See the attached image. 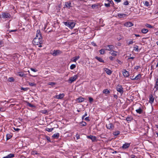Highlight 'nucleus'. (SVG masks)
<instances>
[{
	"instance_id": "nucleus-1",
	"label": "nucleus",
	"mask_w": 158,
	"mask_h": 158,
	"mask_svg": "<svg viewBox=\"0 0 158 158\" xmlns=\"http://www.w3.org/2000/svg\"><path fill=\"white\" fill-rule=\"evenodd\" d=\"M42 38L40 31L37 30L36 36L33 41V44L34 45H38L39 47H42L41 44L42 43Z\"/></svg>"
},
{
	"instance_id": "nucleus-2",
	"label": "nucleus",
	"mask_w": 158,
	"mask_h": 158,
	"mask_svg": "<svg viewBox=\"0 0 158 158\" xmlns=\"http://www.w3.org/2000/svg\"><path fill=\"white\" fill-rule=\"evenodd\" d=\"M64 24L71 29H72L75 26V23L73 22H64Z\"/></svg>"
},
{
	"instance_id": "nucleus-3",
	"label": "nucleus",
	"mask_w": 158,
	"mask_h": 158,
	"mask_svg": "<svg viewBox=\"0 0 158 158\" xmlns=\"http://www.w3.org/2000/svg\"><path fill=\"white\" fill-rule=\"evenodd\" d=\"M78 76L77 75H75L73 76L70 77L68 80V81L69 83H72L75 81L78 78Z\"/></svg>"
},
{
	"instance_id": "nucleus-4",
	"label": "nucleus",
	"mask_w": 158,
	"mask_h": 158,
	"mask_svg": "<svg viewBox=\"0 0 158 158\" xmlns=\"http://www.w3.org/2000/svg\"><path fill=\"white\" fill-rule=\"evenodd\" d=\"M61 52L59 50H54L51 52V54L53 56H56L61 53Z\"/></svg>"
},
{
	"instance_id": "nucleus-5",
	"label": "nucleus",
	"mask_w": 158,
	"mask_h": 158,
	"mask_svg": "<svg viewBox=\"0 0 158 158\" xmlns=\"http://www.w3.org/2000/svg\"><path fill=\"white\" fill-rule=\"evenodd\" d=\"M116 90L119 93L121 94L123 93V88L122 86L119 85H118L116 86Z\"/></svg>"
},
{
	"instance_id": "nucleus-6",
	"label": "nucleus",
	"mask_w": 158,
	"mask_h": 158,
	"mask_svg": "<svg viewBox=\"0 0 158 158\" xmlns=\"http://www.w3.org/2000/svg\"><path fill=\"white\" fill-rule=\"evenodd\" d=\"M106 126L107 129L110 130H113L114 127L113 124L110 123H109L108 124H106Z\"/></svg>"
},
{
	"instance_id": "nucleus-7",
	"label": "nucleus",
	"mask_w": 158,
	"mask_h": 158,
	"mask_svg": "<svg viewBox=\"0 0 158 158\" xmlns=\"http://www.w3.org/2000/svg\"><path fill=\"white\" fill-rule=\"evenodd\" d=\"M2 17L3 18H10V14L8 13H3L2 15Z\"/></svg>"
},
{
	"instance_id": "nucleus-8",
	"label": "nucleus",
	"mask_w": 158,
	"mask_h": 158,
	"mask_svg": "<svg viewBox=\"0 0 158 158\" xmlns=\"http://www.w3.org/2000/svg\"><path fill=\"white\" fill-rule=\"evenodd\" d=\"M124 25L126 27H130L133 25V24L131 22H128L124 23Z\"/></svg>"
},
{
	"instance_id": "nucleus-9",
	"label": "nucleus",
	"mask_w": 158,
	"mask_h": 158,
	"mask_svg": "<svg viewBox=\"0 0 158 158\" xmlns=\"http://www.w3.org/2000/svg\"><path fill=\"white\" fill-rule=\"evenodd\" d=\"M105 50L110 51V52L113 50L114 46L112 45H108L105 47Z\"/></svg>"
},
{
	"instance_id": "nucleus-10",
	"label": "nucleus",
	"mask_w": 158,
	"mask_h": 158,
	"mask_svg": "<svg viewBox=\"0 0 158 158\" xmlns=\"http://www.w3.org/2000/svg\"><path fill=\"white\" fill-rule=\"evenodd\" d=\"M123 73L124 77H128L130 75L129 72L127 71L126 69L123 70Z\"/></svg>"
},
{
	"instance_id": "nucleus-11",
	"label": "nucleus",
	"mask_w": 158,
	"mask_h": 158,
	"mask_svg": "<svg viewBox=\"0 0 158 158\" xmlns=\"http://www.w3.org/2000/svg\"><path fill=\"white\" fill-rule=\"evenodd\" d=\"M64 94H61L55 96L54 98L58 99H61L64 97Z\"/></svg>"
},
{
	"instance_id": "nucleus-12",
	"label": "nucleus",
	"mask_w": 158,
	"mask_h": 158,
	"mask_svg": "<svg viewBox=\"0 0 158 158\" xmlns=\"http://www.w3.org/2000/svg\"><path fill=\"white\" fill-rule=\"evenodd\" d=\"M104 70L108 75H110L112 73V71L107 68H104Z\"/></svg>"
},
{
	"instance_id": "nucleus-13",
	"label": "nucleus",
	"mask_w": 158,
	"mask_h": 158,
	"mask_svg": "<svg viewBox=\"0 0 158 158\" xmlns=\"http://www.w3.org/2000/svg\"><path fill=\"white\" fill-rule=\"evenodd\" d=\"M130 145V144L129 143H125L123 145L122 148L123 149H126L128 148Z\"/></svg>"
},
{
	"instance_id": "nucleus-14",
	"label": "nucleus",
	"mask_w": 158,
	"mask_h": 158,
	"mask_svg": "<svg viewBox=\"0 0 158 158\" xmlns=\"http://www.w3.org/2000/svg\"><path fill=\"white\" fill-rule=\"evenodd\" d=\"M85 99L84 98L81 97H80L76 99V101L78 102H81L84 101Z\"/></svg>"
},
{
	"instance_id": "nucleus-15",
	"label": "nucleus",
	"mask_w": 158,
	"mask_h": 158,
	"mask_svg": "<svg viewBox=\"0 0 158 158\" xmlns=\"http://www.w3.org/2000/svg\"><path fill=\"white\" fill-rule=\"evenodd\" d=\"M88 138L90 139L93 141H94L96 140V137L94 136L90 135L87 137Z\"/></svg>"
},
{
	"instance_id": "nucleus-16",
	"label": "nucleus",
	"mask_w": 158,
	"mask_h": 158,
	"mask_svg": "<svg viewBox=\"0 0 158 158\" xmlns=\"http://www.w3.org/2000/svg\"><path fill=\"white\" fill-rule=\"evenodd\" d=\"M79 58L80 56H76L72 58L71 59V60L73 62H76V61Z\"/></svg>"
},
{
	"instance_id": "nucleus-17",
	"label": "nucleus",
	"mask_w": 158,
	"mask_h": 158,
	"mask_svg": "<svg viewBox=\"0 0 158 158\" xmlns=\"http://www.w3.org/2000/svg\"><path fill=\"white\" fill-rule=\"evenodd\" d=\"M141 78V75L140 74H138L134 78H131V80H139Z\"/></svg>"
},
{
	"instance_id": "nucleus-18",
	"label": "nucleus",
	"mask_w": 158,
	"mask_h": 158,
	"mask_svg": "<svg viewBox=\"0 0 158 158\" xmlns=\"http://www.w3.org/2000/svg\"><path fill=\"white\" fill-rule=\"evenodd\" d=\"M117 52L114 51L113 50H111L110 52L109 53L110 54L113 56H116L117 55Z\"/></svg>"
},
{
	"instance_id": "nucleus-19",
	"label": "nucleus",
	"mask_w": 158,
	"mask_h": 158,
	"mask_svg": "<svg viewBox=\"0 0 158 158\" xmlns=\"http://www.w3.org/2000/svg\"><path fill=\"white\" fill-rule=\"evenodd\" d=\"M149 102L152 103L154 102V98H153V96L152 95H150L149 96Z\"/></svg>"
},
{
	"instance_id": "nucleus-20",
	"label": "nucleus",
	"mask_w": 158,
	"mask_h": 158,
	"mask_svg": "<svg viewBox=\"0 0 158 158\" xmlns=\"http://www.w3.org/2000/svg\"><path fill=\"white\" fill-rule=\"evenodd\" d=\"M14 154L12 153H10L6 156L3 157V158H11L13 157L14 156Z\"/></svg>"
},
{
	"instance_id": "nucleus-21",
	"label": "nucleus",
	"mask_w": 158,
	"mask_h": 158,
	"mask_svg": "<svg viewBox=\"0 0 158 158\" xmlns=\"http://www.w3.org/2000/svg\"><path fill=\"white\" fill-rule=\"evenodd\" d=\"M59 137V134L58 133H56L52 136V137L54 139L58 138Z\"/></svg>"
},
{
	"instance_id": "nucleus-22",
	"label": "nucleus",
	"mask_w": 158,
	"mask_h": 158,
	"mask_svg": "<svg viewBox=\"0 0 158 158\" xmlns=\"http://www.w3.org/2000/svg\"><path fill=\"white\" fill-rule=\"evenodd\" d=\"M71 3L70 2H65V6L66 7L69 8L71 7Z\"/></svg>"
},
{
	"instance_id": "nucleus-23",
	"label": "nucleus",
	"mask_w": 158,
	"mask_h": 158,
	"mask_svg": "<svg viewBox=\"0 0 158 158\" xmlns=\"http://www.w3.org/2000/svg\"><path fill=\"white\" fill-rule=\"evenodd\" d=\"M95 58L100 62H102V63L104 62V60H102V59L100 57H98V56H96L95 57Z\"/></svg>"
},
{
	"instance_id": "nucleus-24",
	"label": "nucleus",
	"mask_w": 158,
	"mask_h": 158,
	"mask_svg": "<svg viewBox=\"0 0 158 158\" xmlns=\"http://www.w3.org/2000/svg\"><path fill=\"white\" fill-rule=\"evenodd\" d=\"M135 111L137 113L139 114H141L143 111L142 109L140 107H139L138 109H137Z\"/></svg>"
},
{
	"instance_id": "nucleus-25",
	"label": "nucleus",
	"mask_w": 158,
	"mask_h": 158,
	"mask_svg": "<svg viewBox=\"0 0 158 158\" xmlns=\"http://www.w3.org/2000/svg\"><path fill=\"white\" fill-rule=\"evenodd\" d=\"M141 31L143 34H146L148 32V30L147 29L143 28L141 30Z\"/></svg>"
},
{
	"instance_id": "nucleus-26",
	"label": "nucleus",
	"mask_w": 158,
	"mask_h": 158,
	"mask_svg": "<svg viewBox=\"0 0 158 158\" xmlns=\"http://www.w3.org/2000/svg\"><path fill=\"white\" fill-rule=\"evenodd\" d=\"M110 93V91L107 89H105L103 91V93L105 94H109Z\"/></svg>"
},
{
	"instance_id": "nucleus-27",
	"label": "nucleus",
	"mask_w": 158,
	"mask_h": 158,
	"mask_svg": "<svg viewBox=\"0 0 158 158\" xmlns=\"http://www.w3.org/2000/svg\"><path fill=\"white\" fill-rule=\"evenodd\" d=\"M127 15L124 14H119L118 15V16L120 18L124 17L126 16Z\"/></svg>"
},
{
	"instance_id": "nucleus-28",
	"label": "nucleus",
	"mask_w": 158,
	"mask_h": 158,
	"mask_svg": "<svg viewBox=\"0 0 158 158\" xmlns=\"http://www.w3.org/2000/svg\"><path fill=\"white\" fill-rule=\"evenodd\" d=\"M120 134V131H117L113 132V134L115 135L116 136Z\"/></svg>"
},
{
	"instance_id": "nucleus-29",
	"label": "nucleus",
	"mask_w": 158,
	"mask_h": 158,
	"mask_svg": "<svg viewBox=\"0 0 158 158\" xmlns=\"http://www.w3.org/2000/svg\"><path fill=\"white\" fill-rule=\"evenodd\" d=\"M134 50L136 52H138L139 51V47L137 45H135L134 47Z\"/></svg>"
},
{
	"instance_id": "nucleus-30",
	"label": "nucleus",
	"mask_w": 158,
	"mask_h": 158,
	"mask_svg": "<svg viewBox=\"0 0 158 158\" xmlns=\"http://www.w3.org/2000/svg\"><path fill=\"white\" fill-rule=\"evenodd\" d=\"M29 85L31 86H36V84L33 83L28 82Z\"/></svg>"
},
{
	"instance_id": "nucleus-31",
	"label": "nucleus",
	"mask_w": 158,
	"mask_h": 158,
	"mask_svg": "<svg viewBox=\"0 0 158 158\" xmlns=\"http://www.w3.org/2000/svg\"><path fill=\"white\" fill-rule=\"evenodd\" d=\"M80 125L81 126H84L86 125V123L85 122H82L80 123Z\"/></svg>"
},
{
	"instance_id": "nucleus-32",
	"label": "nucleus",
	"mask_w": 158,
	"mask_h": 158,
	"mask_svg": "<svg viewBox=\"0 0 158 158\" xmlns=\"http://www.w3.org/2000/svg\"><path fill=\"white\" fill-rule=\"evenodd\" d=\"M105 50H106L105 49H101L99 51L100 53L101 54H104L105 53Z\"/></svg>"
},
{
	"instance_id": "nucleus-33",
	"label": "nucleus",
	"mask_w": 158,
	"mask_h": 158,
	"mask_svg": "<svg viewBox=\"0 0 158 158\" xmlns=\"http://www.w3.org/2000/svg\"><path fill=\"white\" fill-rule=\"evenodd\" d=\"M31 153L32 155H38L39 154V153L37 152L35 150L32 151L31 152Z\"/></svg>"
},
{
	"instance_id": "nucleus-34",
	"label": "nucleus",
	"mask_w": 158,
	"mask_h": 158,
	"mask_svg": "<svg viewBox=\"0 0 158 158\" xmlns=\"http://www.w3.org/2000/svg\"><path fill=\"white\" fill-rule=\"evenodd\" d=\"M18 75L22 77L24 75V73L22 72H19L18 73Z\"/></svg>"
},
{
	"instance_id": "nucleus-35",
	"label": "nucleus",
	"mask_w": 158,
	"mask_h": 158,
	"mask_svg": "<svg viewBox=\"0 0 158 158\" xmlns=\"http://www.w3.org/2000/svg\"><path fill=\"white\" fill-rule=\"evenodd\" d=\"M53 128H46V131H48V132H51L53 130Z\"/></svg>"
},
{
	"instance_id": "nucleus-36",
	"label": "nucleus",
	"mask_w": 158,
	"mask_h": 158,
	"mask_svg": "<svg viewBox=\"0 0 158 158\" xmlns=\"http://www.w3.org/2000/svg\"><path fill=\"white\" fill-rule=\"evenodd\" d=\"M56 84V83L53 82H50L48 83V85L52 86H53Z\"/></svg>"
},
{
	"instance_id": "nucleus-37",
	"label": "nucleus",
	"mask_w": 158,
	"mask_h": 158,
	"mask_svg": "<svg viewBox=\"0 0 158 158\" xmlns=\"http://www.w3.org/2000/svg\"><path fill=\"white\" fill-rule=\"evenodd\" d=\"M76 67V66L74 64H72L70 66V69H74Z\"/></svg>"
},
{
	"instance_id": "nucleus-38",
	"label": "nucleus",
	"mask_w": 158,
	"mask_h": 158,
	"mask_svg": "<svg viewBox=\"0 0 158 158\" xmlns=\"http://www.w3.org/2000/svg\"><path fill=\"white\" fill-rule=\"evenodd\" d=\"M12 137V136L11 135H10L9 134H7L6 135V138H7V140H8L9 139H10Z\"/></svg>"
},
{
	"instance_id": "nucleus-39",
	"label": "nucleus",
	"mask_w": 158,
	"mask_h": 158,
	"mask_svg": "<svg viewBox=\"0 0 158 158\" xmlns=\"http://www.w3.org/2000/svg\"><path fill=\"white\" fill-rule=\"evenodd\" d=\"M145 26H146V27L149 28H153V27L152 26H151V25L148 24H146L145 25Z\"/></svg>"
},
{
	"instance_id": "nucleus-40",
	"label": "nucleus",
	"mask_w": 158,
	"mask_h": 158,
	"mask_svg": "<svg viewBox=\"0 0 158 158\" xmlns=\"http://www.w3.org/2000/svg\"><path fill=\"white\" fill-rule=\"evenodd\" d=\"M134 42L132 40L130 41H127V44L128 45H129L130 44H133L134 43Z\"/></svg>"
},
{
	"instance_id": "nucleus-41",
	"label": "nucleus",
	"mask_w": 158,
	"mask_h": 158,
	"mask_svg": "<svg viewBox=\"0 0 158 158\" xmlns=\"http://www.w3.org/2000/svg\"><path fill=\"white\" fill-rule=\"evenodd\" d=\"M27 105L28 106H30V107H35V106L31 104L30 103H28L27 104Z\"/></svg>"
},
{
	"instance_id": "nucleus-42",
	"label": "nucleus",
	"mask_w": 158,
	"mask_h": 158,
	"mask_svg": "<svg viewBox=\"0 0 158 158\" xmlns=\"http://www.w3.org/2000/svg\"><path fill=\"white\" fill-rule=\"evenodd\" d=\"M8 80L10 82L13 81H14V79L13 77H10L9 78Z\"/></svg>"
},
{
	"instance_id": "nucleus-43",
	"label": "nucleus",
	"mask_w": 158,
	"mask_h": 158,
	"mask_svg": "<svg viewBox=\"0 0 158 158\" xmlns=\"http://www.w3.org/2000/svg\"><path fill=\"white\" fill-rule=\"evenodd\" d=\"M4 43L2 41H0V47L4 46Z\"/></svg>"
},
{
	"instance_id": "nucleus-44",
	"label": "nucleus",
	"mask_w": 158,
	"mask_h": 158,
	"mask_svg": "<svg viewBox=\"0 0 158 158\" xmlns=\"http://www.w3.org/2000/svg\"><path fill=\"white\" fill-rule=\"evenodd\" d=\"M144 5L147 6H148L149 5V3L148 1H146L145 2Z\"/></svg>"
},
{
	"instance_id": "nucleus-45",
	"label": "nucleus",
	"mask_w": 158,
	"mask_h": 158,
	"mask_svg": "<svg viewBox=\"0 0 158 158\" xmlns=\"http://www.w3.org/2000/svg\"><path fill=\"white\" fill-rule=\"evenodd\" d=\"M41 112L43 114H46L47 112V111L46 110H42L41 111Z\"/></svg>"
},
{
	"instance_id": "nucleus-46",
	"label": "nucleus",
	"mask_w": 158,
	"mask_h": 158,
	"mask_svg": "<svg viewBox=\"0 0 158 158\" xmlns=\"http://www.w3.org/2000/svg\"><path fill=\"white\" fill-rule=\"evenodd\" d=\"M128 4H129V2L127 1H125V2H124V4L125 5H128Z\"/></svg>"
},
{
	"instance_id": "nucleus-47",
	"label": "nucleus",
	"mask_w": 158,
	"mask_h": 158,
	"mask_svg": "<svg viewBox=\"0 0 158 158\" xmlns=\"http://www.w3.org/2000/svg\"><path fill=\"white\" fill-rule=\"evenodd\" d=\"M89 100L90 102H93V99L91 97H89Z\"/></svg>"
},
{
	"instance_id": "nucleus-48",
	"label": "nucleus",
	"mask_w": 158,
	"mask_h": 158,
	"mask_svg": "<svg viewBox=\"0 0 158 158\" xmlns=\"http://www.w3.org/2000/svg\"><path fill=\"white\" fill-rule=\"evenodd\" d=\"M21 89L24 90V91H27L28 90V89L27 88H24L23 87H22L21 88Z\"/></svg>"
},
{
	"instance_id": "nucleus-49",
	"label": "nucleus",
	"mask_w": 158,
	"mask_h": 158,
	"mask_svg": "<svg viewBox=\"0 0 158 158\" xmlns=\"http://www.w3.org/2000/svg\"><path fill=\"white\" fill-rule=\"evenodd\" d=\"M105 6L106 7H109L110 6V4L109 3H105Z\"/></svg>"
},
{
	"instance_id": "nucleus-50",
	"label": "nucleus",
	"mask_w": 158,
	"mask_h": 158,
	"mask_svg": "<svg viewBox=\"0 0 158 158\" xmlns=\"http://www.w3.org/2000/svg\"><path fill=\"white\" fill-rule=\"evenodd\" d=\"M13 129L16 131H18L20 130V129L18 128H15V127H13Z\"/></svg>"
},
{
	"instance_id": "nucleus-51",
	"label": "nucleus",
	"mask_w": 158,
	"mask_h": 158,
	"mask_svg": "<svg viewBox=\"0 0 158 158\" xmlns=\"http://www.w3.org/2000/svg\"><path fill=\"white\" fill-rule=\"evenodd\" d=\"M46 139L48 140V141L50 142H51V140H50V137H48V136H46Z\"/></svg>"
},
{
	"instance_id": "nucleus-52",
	"label": "nucleus",
	"mask_w": 158,
	"mask_h": 158,
	"mask_svg": "<svg viewBox=\"0 0 158 158\" xmlns=\"http://www.w3.org/2000/svg\"><path fill=\"white\" fill-rule=\"evenodd\" d=\"M31 69V70L32 71H33L34 72H37V70H35V69H33L32 68Z\"/></svg>"
},
{
	"instance_id": "nucleus-53",
	"label": "nucleus",
	"mask_w": 158,
	"mask_h": 158,
	"mask_svg": "<svg viewBox=\"0 0 158 158\" xmlns=\"http://www.w3.org/2000/svg\"><path fill=\"white\" fill-rule=\"evenodd\" d=\"M76 137L77 139H78L80 138V136L78 134H76Z\"/></svg>"
},
{
	"instance_id": "nucleus-54",
	"label": "nucleus",
	"mask_w": 158,
	"mask_h": 158,
	"mask_svg": "<svg viewBox=\"0 0 158 158\" xmlns=\"http://www.w3.org/2000/svg\"><path fill=\"white\" fill-rule=\"evenodd\" d=\"M85 120L86 121H89V118L88 117H86L85 118Z\"/></svg>"
},
{
	"instance_id": "nucleus-55",
	"label": "nucleus",
	"mask_w": 158,
	"mask_h": 158,
	"mask_svg": "<svg viewBox=\"0 0 158 158\" xmlns=\"http://www.w3.org/2000/svg\"><path fill=\"white\" fill-rule=\"evenodd\" d=\"M131 158H135L136 156L133 155H132L130 156Z\"/></svg>"
},
{
	"instance_id": "nucleus-56",
	"label": "nucleus",
	"mask_w": 158,
	"mask_h": 158,
	"mask_svg": "<svg viewBox=\"0 0 158 158\" xmlns=\"http://www.w3.org/2000/svg\"><path fill=\"white\" fill-rule=\"evenodd\" d=\"M139 68V66H136L135 67V69H136V70H137Z\"/></svg>"
},
{
	"instance_id": "nucleus-57",
	"label": "nucleus",
	"mask_w": 158,
	"mask_h": 158,
	"mask_svg": "<svg viewBox=\"0 0 158 158\" xmlns=\"http://www.w3.org/2000/svg\"><path fill=\"white\" fill-rule=\"evenodd\" d=\"M4 111L5 110L4 109L0 108V111L4 112Z\"/></svg>"
},
{
	"instance_id": "nucleus-58",
	"label": "nucleus",
	"mask_w": 158,
	"mask_h": 158,
	"mask_svg": "<svg viewBox=\"0 0 158 158\" xmlns=\"http://www.w3.org/2000/svg\"><path fill=\"white\" fill-rule=\"evenodd\" d=\"M109 58L110 59V60H113V57L112 56H110L109 57Z\"/></svg>"
},
{
	"instance_id": "nucleus-59",
	"label": "nucleus",
	"mask_w": 158,
	"mask_h": 158,
	"mask_svg": "<svg viewBox=\"0 0 158 158\" xmlns=\"http://www.w3.org/2000/svg\"><path fill=\"white\" fill-rule=\"evenodd\" d=\"M114 1L117 2H121L120 0H114Z\"/></svg>"
},
{
	"instance_id": "nucleus-60",
	"label": "nucleus",
	"mask_w": 158,
	"mask_h": 158,
	"mask_svg": "<svg viewBox=\"0 0 158 158\" xmlns=\"http://www.w3.org/2000/svg\"><path fill=\"white\" fill-rule=\"evenodd\" d=\"M158 85V80H157L156 81L155 85Z\"/></svg>"
},
{
	"instance_id": "nucleus-61",
	"label": "nucleus",
	"mask_w": 158,
	"mask_h": 158,
	"mask_svg": "<svg viewBox=\"0 0 158 158\" xmlns=\"http://www.w3.org/2000/svg\"><path fill=\"white\" fill-rule=\"evenodd\" d=\"M114 98H117V97H118V96H117V95L115 94L114 95Z\"/></svg>"
},
{
	"instance_id": "nucleus-62",
	"label": "nucleus",
	"mask_w": 158,
	"mask_h": 158,
	"mask_svg": "<svg viewBox=\"0 0 158 158\" xmlns=\"http://www.w3.org/2000/svg\"><path fill=\"white\" fill-rule=\"evenodd\" d=\"M77 33L76 32H74V33H72L71 34V35H72L73 34H75L76 35H77Z\"/></svg>"
},
{
	"instance_id": "nucleus-63",
	"label": "nucleus",
	"mask_w": 158,
	"mask_h": 158,
	"mask_svg": "<svg viewBox=\"0 0 158 158\" xmlns=\"http://www.w3.org/2000/svg\"><path fill=\"white\" fill-rule=\"evenodd\" d=\"M155 87L156 88V89H158V85H155Z\"/></svg>"
},
{
	"instance_id": "nucleus-64",
	"label": "nucleus",
	"mask_w": 158,
	"mask_h": 158,
	"mask_svg": "<svg viewBox=\"0 0 158 158\" xmlns=\"http://www.w3.org/2000/svg\"><path fill=\"white\" fill-rule=\"evenodd\" d=\"M135 35L136 37H139L140 36V35H139L138 34H135Z\"/></svg>"
}]
</instances>
